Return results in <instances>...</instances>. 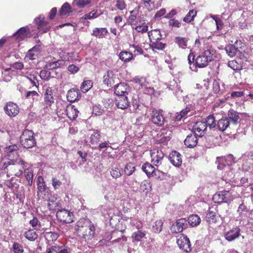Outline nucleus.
<instances>
[{"label": "nucleus", "mask_w": 253, "mask_h": 253, "mask_svg": "<svg viewBox=\"0 0 253 253\" xmlns=\"http://www.w3.org/2000/svg\"><path fill=\"white\" fill-rule=\"evenodd\" d=\"M25 162L22 159L13 160L4 157L0 161V169L6 170L8 176L19 177L23 173Z\"/></svg>", "instance_id": "1"}, {"label": "nucleus", "mask_w": 253, "mask_h": 253, "mask_svg": "<svg viewBox=\"0 0 253 253\" xmlns=\"http://www.w3.org/2000/svg\"><path fill=\"white\" fill-rule=\"evenodd\" d=\"M75 230L80 238L89 241L94 236L95 227L90 221L81 218L76 223Z\"/></svg>", "instance_id": "2"}, {"label": "nucleus", "mask_w": 253, "mask_h": 253, "mask_svg": "<svg viewBox=\"0 0 253 253\" xmlns=\"http://www.w3.org/2000/svg\"><path fill=\"white\" fill-rule=\"evenodd\" d=\"M20 142L25 148L29 149L36 145V139L34 132L31 130L24 129L20 136Z\"/></svg>", "instance_id": "3"}, {"label": "nucleus", "mask_w": 253, "mask_h": 253, "mask_svg": "<svg viewBox=\"0 0 253 253\" xmlns=\"http://www.w3.org/2000/svg\"><path fill=\"white\" fill-rule=\"evenodd\" d=\"M53 93L54 90L50 87H47L45 89L43 93L42 107L41 109V111H43L44 113H47L49 112L52 105L55 102Z\"/></svg>", "instance_id": "4"}, {"label": "nucleus", "mask_w": 253, "mask_h": 253, "mask_svg": "<svg viewBox=\"0 0 253 253\" xmlns=\"http://www.w3.org/2000/svg\"><path fill=\"white\" fill-rule=\"evenodd\" d=\"M213 51L211 49L205 50L195 59L196 67L202 68L208 66L209 62L213 60Z\"/></svg>", "instance_id": "5"}, {"label": "nucleus", "mask_w": 253, "mask_h": 253, "mask_svg": "<svg viewBox=\"0 0 253 253\" xmlns=\"http://www.w3.org/2000/svg\"><path fill=\"white\" fill-rule=\"evenodd\" d=\"M163 111L154 109L150 114V119L152 122L157 126H163L166 122L165 118L162 113Z\"/></svg>", "instance_id": "6"}, {"label": "nucleus", "mask_w": 253, "mask_h": 253, "mask_svg": "<svg viewBox=\"0 0 253 253\" xmlns=\"http://www.w3.org/2000/svg\"><path fill=\"white\" fill-rule=\"evenodd\" d=\"M37 196L39 200H47L50 195V192L47 189L44 181L41 182L39 180L38 181Z\"/></svg>", "instance_id": "7"}, {"label": "nucleus", "mask_w": 253, "mask_h": 253, "mask_svg": "<svg viewBox=\"0 0 253 253\" xmlns=\"http://www.w3.org/2000/svg\"><path fill=\"white\" fill-rule=\"evenodd\" d=\"M56 215L58 220L63 223H70L74 221L73 213L66 209L58 210Z\"/></svg>", "instance_id": "8"}, {"label": "nucleus", "mask_w": 253, "mask_h": 253, "mask_svg": "<svg viewBox=\"0 0 253 253\" xmlns=\"http://www.w3.org/2000/svg\"><path fill=\"white\" fill-rule=\"evenodd\" d=\"M212 200L214 203H228L232 200L231 193L229 191H222L213 195Z\"/></svg>", "instance_id": "9"}, {"label": "nucleus", "mask_w": 253, "mask_h": 253, "mask_svg": "<svg viewBox=\"0 0 253 253\" xmlns=\"http://www.w3.org/2000/svg\"><path fill=\"white\" fill-rule=\"evenodd\" d=\"M151 161L156 167H158L162 165L164 158V153L161 150L154 149L151 151Z\"/></svg>", "instance_id": "10"}, {"label": "nucleus", "mask_w": 253, "mask_h": 253, "mask_svg": "<svg viewBox=\"0 0 253 253\" xmlns=\"http://www.w3.org/2000/svg\"><path fill=\"white\" fill-rule=\"evenodd\" d=\"M187 227V220L185 218H181L177 219L175 223L171 225L170 230L173 233H177L181 232Z\"/></svg>", "instance_id": "11"}, {"label": "nucleus", "mask_w": 253, "mask_h": 253, "mask_svg": "<svg viewBox=\"0 0 253 253\" xmlns=\"http://www.w3.org/2000/svg\"><path fill=\"white\" fill-rule=\"evenodd\" d=\"M176 242L179 248L184 252L188 253L191 251L190 241L187 236L180 235Z\"/></svg>", "instance_id": "12"}, {"label": "nucleus", "mask_w": 253, "mask_h": 253, "mask_svg": "<svg viewBox=\"0 0 253 253\" xmlns=\"http://www.w3.org/2000/svg\"><path fill=\"white\" fill-rule=\"evenodd\" d=\"M119 80L112 70H108L103 77V82L108 87H111Z\"/></svg>", "instance_id": "13"}, {"label": "nucleus", "mask_w": 253, "mask_h": 253, "mask_svg": "<svg viewBox=\"0 0 253 253\" xmlns=\"http://www.w3.org/2000/svg\"><path fill=\"white\" fill-rule=\"evenodd\" d=\"M114 93L118 96H126L128 94L129 86L126 83H120L114 86Z\"/></svg>", "instance_id": "14"}, {"label": "nucleus", "mask_w": 253, "mask_h": 253, "mask_svg": "<svg viewBox=\"0 0 253 253\" xmlns=\"http://www.w3.org/2000/svg\"><path fill=\"white\" fill-rule=\"evenodd\" d=\"M194 133L198 136H204L207 130V124L204 122H197L193 126Z\"/></svg>", "instance_id": "15"}, {"label": "nucleus", "mask_w": 253, "mask_h": 253, "mask_svg": "<svg viewBox=\"0 0 253 253\" xmlns=\"http://www.w3.org/2000/svg\"><path fill=\"white\" fill-rule=\"evenodd\" d=\"M44 18L42 15H40L35 19L37 25V28L42 33L47 32L50 28L49 23L44 20Z\"/></svg>", "instance_id": "16"}, {"label": "nucleus", "mask_w": 253, "mask_h": 253, "mask_svg": "<svg viewBox=\"0 0 253 253\" xmlns=\"http://www.w3.org/2000/svg\"><path fill=\"white\" fill-rule=\"evenodd\" d=\"M4 110L6 114L11 117L16 116L19 112V108L18 105L12 102L7 103L4 108Z\"/></svg>", "instance_id": "17"}, {"label": "nucleus", "mask_w": 253, "mask_h": 253, "mask_svg": "<svg viewBox=\"0 0 253 253\" xmlns=\"http://www.w3.org/2000/svg\"><path fill=\"white\" fill-rule=\"evenodd\" d=\"M170 163L175 167H180L182 162L181 155L176 151H172L169 155Z\"/></svg>", "instance_id": "18"}, {"label": "nucleus", "mask_w": 253, "mask_h": 253, "mask_svg": "<svg viewBox=\"0 0 253 253\" xmlns=\"http://www.w3.org/2000/svg\"><path fill=\"white\" fill-rule=\"evenodd\" d=\"M142 170L145 173L148 177H153L157 175V170L155 168L148 162L143 164L141 168Z\"/></svg>", "instance_id": "19"}, {"label": "nucleus", "mask_w": 253, "mask_h": 253, "mask_svg": "<svg viewBox=\"0 0 253 253\" xmlns=\"http://www.w3.org/2000/svg\"><path fill=\"white\" fill-rule=\"evenodd\" d=\"M240 232L241 229L240 228L238 227L233 228L225 233V238L227 241L231 242L240 236Z\"/></svg>", "instance_id": "20"}, {"label": "nucleus", "mask_w": 253, "mask_h": 253, "mask_svg": "<svg viewBox=\"0 0 253 253\" xmlns=\"http://www.w3.org/2000/svg\"><path fill=\"white\" fill-rule=\"evenodd\" d=\"M81 97V94L78 88H72L68 91L67 99L70 102L79 100Z\"/></svg>", "instance_id": "21"}, {"label": "nucleus", "mask_w": 253, "mask_h": 253, "mask_svg": "<svg viewBox=\"0 0 253 253\" xmlns=\"http://www.w3.org/2000/svg\"><path fill=\"white\" fill-rule=\"evenodd\" d=\"M115 102L117 107L122 110L126 109L129 106V101L126 96L118 97L116 98Z\"/></svg>", "instance_id": "22"}, {"label": "nucleus", "mask_w": 253, "mask_h": 253, "mask_svg": "<svg viewBox=\"0 0 253 253\" xmlns=\"http://www.w3.org/2000/svg\"><path fill=\"white\" fill-rule=\"evenodd\" d=\"M66 115L70 120H75L79 113V111L74 105L69 104L67 106L65 110Z\"/></svg>", "instance_id": "23"}, {"label": "nucleus", "mask_w": 253, "mask_h": 253, "mask_svg": "<svg viewBox=\"0 0 253 253\" xmlns=\"http://www.w3.org/2000/svg\"><path fill=\"white\" fill-rule=\"evenodd\" d=\"M31 34L30 28L28 26L20 28L15 33L16 39L19 41L23 40Z\"/></svg>", "instance_id": "24"}, {"label": "nucleus", "mask_w": 253, "mask_h": 253, "mask_svg": "<svg viewBox=\"0 0 253 253\" xmlns=\"http://www.w3.org/2000/svg\"><path fill=\"white\" fill-rule=\"evenodd\" d=\"M217 215L216 211L211 210V208H209L207 211L206 215V221L210 224L215 223L217 220Z\"/></svg>", "instance_id": "25"}, {"label": "nucleus", "mask_w": 253, "mask_h": 253, "mask_svg": "<svg viewBox=\"0 0 253 253\" xmlns=\"http://www.w3.org/2000/svg\"><path fill=\"white\" fill-rule=\"evenodd\" d=\"M198 143L197 135L194 134H189L184 140V144L188 148H194Z\"/></svg>", "instance_id": "26"}, {"label": "nucleus", "mask_w": 253, "mask_h": 253, "mask_svg": "<svg viewBox=\"0 0 253 253\" xmlns=\"http://www.w3.org/2000/svg\"><path fill=\"white\" fill-rule=\"evenodd\" d=\"M139 19V11L138 9H134L130 11V15L127 19V22L129 24L135 25L137 24V20Z\"/></svg>", "instance_id": "27"}, {"label": "nucleus", "mask_w": 253, "mask_h": 253, "mask_svg": "<svg viewBox=\"0 0 253 253\" xmlns=\"http://www.w3.org/2000/svg\"><path fill=\"white\" fill-rule=\"evenodd\" d=\"M72 12L70 5L68 2H65L62 5L59 14L62 18H65L70 15Z\"/></svg>", "instance_id": "28"}, {"label": "nucleus", "mask_w": 253, "mask_h": 253, "mask_svg": "<svg viewBox=\"0 0 253 253\" xmlns=\"http://www.w3.org/2000/svg\"><path fill=\"white\" fill-rule=\"evenodd\" d=\"M108 31L106 28H95L92 30L91 35L97 38H103L108 34Z\"/></svg>", "instance_id": "29"}, {"label": "nucleus", "mask_w": 253, "mask_h": 253, "mask_svg": "<svg viewBox=\"0 0 253 253\" xmlns=\"http://www.w3.org/2000/svg\"><path fill=\"white\" fill-rule=\"evenodd\" d=\"M230 122L227 117L219 119L217 123L218 129L221 131L225 130L230 126Z\"/></svg>", "instance_id": "30"}, {"label": "nucleus", "mask_w": 253, "mask_h": 253, "mask_svg": "<svg viewBox=\"0 0 253 253\" xmlns=\"http://www.w3.org/2000/svg\"><path fill=\"white\" fill-rule=\"evenodd\" d=\"M148 35L150 42L162 40L161 31L158 29H154L149 31L148 33Z\"/></svg>", "instance_id": "31"}, {"label": "nucleus", "mask_w": 253, "mask_h": 253, "mask_svg": "<svg viewBox=\"0 0 253 253\" xmlns=\"http://www.w3.org/2000/svg\"><path fill=\"white\" fill-rule=\"evenodd\" d=\"M65 65V61L63 60H58L56 61L50 62L46 64L45 68L47 70H53L57 68L61 67Z\"/></svg>", "instance_id": "32"}, {"label": "nucleus", "mask_w": 253, "mask_h": 253, "mask_svg": "<svg viewBox=\"0 0 253 253\" xmlns=\"http://www.w3.org/2000/svg\"><path fill=\"white\" fill-rule=\"evenodd\" d=\"M227 115L228 117L227 118L228 120L234 124H237L239 119V113L233 109H230L228 111Z\"/></svg>", "instance_id": "33"}, {"label": "nucleus", "mask_w": 253, "mask_h": 253, "mask_svg": "<svg viewBox=\"0 0 253 253\" xmlns=\"http://www.w3.org/2000/svg\"><path fill=\"white\" fill-rule=\"evenodd\" d=\"M100 131L98 130H93L90 137V142L92 145H96L101 139Z\"/></svg>", "instance_id": "34"}, {"label": "nucleus", "mask_w": 253, "mask_h": 253, "mask_svg": "<svg viewBox=\"0 0 253 253\" xmlns=\"http://www.w3.org/2000/svg\"><path fill=\"white\" fill-rule=\"evenodd\" d=\"M187 222L191 226H196L200 223L201 218L197 214H191L188 217Z\"/></svg>", "instance_id": "35"}, {"label": "nucleus", "mask_w": 253, "mask_h": 253, "mask_svg": "<svg viewBox=\"0 0 253 253\" xmlns=\"http://www.w3.org/2000/svg\"><path fill=\"white\" fill-rule=\"evenodd\" d=\"M119 58L124 62H128L133 59V55L131 52L122 51L119 54Z\"/></svg>", "instance_id": "36"}, {"label": "nucleus", "mask_w": 253, "mask_h": 253, "mask_svg": "<svg viewBox=\"0 0 253 253\" xmlns=\"http://www.w3.org/2000/svg\"><path fill=\"white\" fill-rule=\"evenodd\" d=\"M24 236L28 240L34 241L38 238V234L34 229H30L24 233Z\"/></svg>", "instance_id": "37"}, {"label": "nucleus", "mask_w": 253, "mask_h": 253, "mask_svg": "<svg viewBox=\"0 0 253 253\" xmlns=\"http://www.w3.org/2000/svg\"><path fill=\"white\" fill-rule=\"evenodd\" d=\"M161 40H157L155 42H150L151 43L150 44L153 50L157 49V50H163L165 48L166 46V43H164L161 41Z\"/></svg>", "instance_id": "38"}, {"label": "nucleus", "mask_w": 253, "mask_h": 253, "mask_svg": "<svg viewBox=\"0 0 253 253\" xmlns=\"http://www.w3.org/2000/svg\"><path fill=\"white\" fill-rule=\"evenodd\" d=\"M225 50L227 54L231 57L235 56L238 51V48L231 44L226 45L225 47Z\"/></svg>", "instance_id": "39"}, {"label": "nucleus", "mask_w": 253, "mask_h": 253, "mask_svg": "<svg viewBox=\"0 0 253 253\" xmlns=\"http://www.w3.org/2000/svg\"><path fill=\"white\" fill-rule=\"evenodd\" d=\"M136 169L134 164L131 162L127 163L124 168V172L127 176L132 175Z\"/></svg>", "instance_id": "40"}, {"label": "nucleus", "mask_w": 253, "mask_h": 253, "mask_svg": "<svg viewBox=\"0 0 253 253\" xmlns=\"http://www.w3.org/2000/svg\"><path fill=\"white\" fill-rule=\"evenodd\" d=\"M197 11L196 10H190L186 15L183 18V20L184 22L189 23L194 20L195 17L196 16Z\"/></svg>", "instance_id": "41"}, {"label": "nucleus", "mask_w": 253, "mask_h": 253, "mask_svg": "<svg viewBox=\"0 0 253 253\" xmlns=\"http://www.w3.org/2000/svg\"><path fill=\"white\" fill-rule=\"evenodd\" d=\"M25 177L28 181V184L31 186L33 183V171L31 168H27L24 169Z\"/></svg>", "instance_id": "42"}, {"label": "nucleus", "mask_w": 253, "mask_h": 253, "mask_svg": "<svg viewBox=\"0 0 253 253\" xmlns=\"http://www.w3.org/2000/svg\"><path fill=\"white\" fill-rule=\"evenodd\" d=\"M211 17L215 21L217 30L219 31L222 30L224 24L222 19L217 15H211Z\"/></svg>", "instance_id": "43"}, {"label": "nucleus", "mask_w": 253, "mask_h": 253, "mask_svg": "<svg viewBox=\"0 0 253 253\" xmlns=\"http://www.w3.org/2000/svg\"><path fill=\"white\" fill-rule=\"evenodd\" d=\"M47 208L49 210H56L61 207V204L57 199L48 200Z\"/></svg>", "instance_id": "44"}, {"label": "nucleus", "mask_w": 253, "mask_h": 253, "mask_svg": "<svg viewBox=\"0 0 253 253\" xmlns=\"http://www.w3.org/2000/svg\"><path fill=\"white\" fill-rule=\"evenodd\" d=\"M145 233L141 230L134 232L131 235L132 241L139 242L145 236Z\"/></svg>", "instance_id": "45"}, {"label": "nucleus", "mask_w": 253, "mask_h": 253, "mask_svg": "<svg viewBox=\"0 0 253 253\" xmlns=\"http://www.w3.org/2000/svg\"><path fill=\"white\" fill-rule=\"evenodd\" d=\"M175 42L183 49L186 48L187 46V40L185 38L177 37L175 39Z\"/></svg>", "instance_id": "46"}, {"label": "nucleus", "mask_w": 253, "mask_h": 253, "mask_svg": "<svg viewBox=\"0 0 253 253\" xmlns=\"http://www.w3.org/2000/svg\"><path fill=\"white\" fill-rule=\"evenodd\" d=\"M228 66L234 71L241 70L242 69V65L241 63L238 62L236 60L229 61Z\"/></svg>", "instance_id": "47"}, {"label": "nucleus", "mask_w": 253, "mask_h": 253, "mask_svg": "<svg viewBox=\"0 0 253 253\" xmlns=\"http://www.w3.org/2000/svg\"><path fill=\"white\" fill-rule=\"evenodd\" d=\"M93 85V83L90 80L84 81L81 85V89L85 93L88 91Z\"/></svg>", "instance_id": "48"}, {"label": "nucleus", "mask_w": 253, "mask_h": 253, "mask_svg": "<svg viewBox=\"0 0 253 253\" xmlns=\"http://www.w3.org/2000/svg\"><path fill=\"white\" fill-rule=\"evenodd\" d=\"M110 174L113 178L117 179L120 177L123 174V171L119 168H112L110 171Z\"/></svg>", "instance_id": "49"}, {"label": "nucleus", "mask_w": 253, "mask_h": 253, "mask_svg": "<svg viewBox=\"0 0 253 253\" xmlns=\"http://www.w3.org/2000/svg\"><path fill=\"white\" fill-rule=\"evenodd\" d=\"M163 225V222L161 220L156 221L152 227L153 232L156 233H160L162 231Z\"/></svg>", "instance_id": "50"}, {"label": "nucleus", "mask_w": 253, "mask_h": 253, "mask_svg": "<svg viewBox=\"0 0 253 253\" xmlns=\"http://www.w3.org/2000/svg\"><path fill=\"white\" fill-rule=\"evenodd\" d=\"M204 122L207 124V127L209 126L210 128H214L216 126L215 118L213 115L208 116Z\"/></svg>", "instance_id": "51"}, {"label": "nucleus", "mask_w": 253, "mask_h": 253, "mask_svg": "<svg viewBox=\"0 0 253 253\" xmlns=\"http://www.w3.org/2000/svg\"><path fill=\"white\" fill-rule=\"evenodd\" d=\"M140 188L143 192L146 193H148V192L150 191L151 190V185L149 181L147 180H144L141 182Z\"/></svg>", "instance_id": "52"}, {"label": "nucleus", "mask_w": 253, "mask_h": 253, "mask_svg": "<svg viewBox=\"0 0 253 253\" xmlns=\"http://www.w3.org/2000/svg\"><path fill=\"white\" fill-rule=\"evenodd\" d=\"M18 150V147L16 145H10L6 148V151L7 152L9 153L7 155L6 157L11 159L12 158L11 155H14L15 153L17 154V151Z\"/></svg>", "instance_id": "53"}, {"label": "nucleus", "mask_w": 253, "mask_h": 253, "mask_svg": "<svg viewBox=\"0 0 253 253\" xmlns=\"http://www.w3.org/2000/svg\"><path fill=\"white\" fill-rule=\"evenodd\" d=\"M54 253H68L67 247L65 246H52Z\"/></svg>", "instance_id": "54"}, {"label": "nucleus", "mask_w": 253, "mask_h": 253, "mask_svg": "<svg viewBox=\"0 0 253 253\" xmlns=\"http://www.w3.org/2000/svg\"><path fill=\"white\" fill-rule=\"evenodd\" d=\"M126 4L124 0H117L115 7L117 9L123 11L126 9Z\"/></svg>", "instance_id": "55"}, {"label": "nucleus", "mask_w": 253, "mask_h": 253, "mask_svg": "<svg viewBox=\"0 0 253 253\" xmlns=\"http://www.w3.org/2000/svg\"><path fill=\"white\" fill-rule=\"evenodd\" d=\"M12 249L14 253H23L24 252L23 246L17 242L13 243Z\"/></svg>", "instance_id": "56"}, {"label": "nucleus", "mask_w": 253, "mask_h": 253, "mask_svg": "<svg viewBox=\"0 0 253 253\" xmlns=\"http://www.w3.org/2000/svg\"><path fill=\"white\" fill-rule=\"evenodd\" d=\"M52 185L54 190L58 189L61 186L62 183V181L56 177L52 178Z\"/></svg>", "instance_id": "57"}, {"label": "nucleus", "mask_w": 253, "mask_h": 253, "mask_svg": "<svg viewBox=\"0 0 253 253\" xmlns=\"http://www.w3.org/2000/svg\"><path fill=\"white\" fill-rule=\"evenodd\" d=\"M169 26L179 28L181 27V23L177 19H171L168 22Z\"/></svg>", "instance_id": "58"}, {"label": "nucleus", "mask_w": 253, "mask_h": 253, "mask_svg": "<svg viewBox=\"0 0 253 253\" xmlns=\"http://www.w3.org/2000/svg\"><path fill=\"white\" fill-rule=\"evenodd\" d=\"M76 5L80 8H83L90 2V0H75Z\"/></svg>", "instance_id": "59"}, {"label": "nucleus", "mask_w": 253, "mask_h": 253, "mask_svg": "<svg viewBox=\"0 0 253 253\" xmlns=\"http://www.w3.org/2000/svg\"><path fill=\"white\" fill-rule=\"evenodd\" d=\"M50 72L47 70H42L40 72V76L43 80H48L50 77Z\"/></svg>", "instance_id": "60"}, {"label": "nucleus", "mask_w": 253, "mask_h": 253, "mask_svg": "<svg viewBox=\"0 0 253 253\" xmlns=\"http://www.w3.org/2000/svg\"><path fill=\"white\" fill-rule=\"evenodd\" d=\"M237 212L239 213L240 216H242L245 212H248L247 206L244 203L240 204L237 210Z\"/></svg>", "instance_id": "61"}, {"label": "nucleus", "mask_w": 253, "mask_h": 253, "mask_svg": "<svg viewBox=\"0 0 253 253\" xmlns=\"http://www.w3.org/2000/svg\"><path fill=\"white\" fill-rule=\"evenodd\" d=\"M212 90L213 92L215 94L219 93L220 92V87L219 83L214 80L212 83Z\"/></svg>", "instance_id": "62"}, {"label": "nucleus", "mask_w": 253, "mask_h": 253, "mask_svg": "<svg viewBox=\"0 0 253 253\" xmlns=\"http://www.w3.org/2000/svg\"><path fill=\"white\" fill-rule=\"evenodd\" d=\"M190 109L188 107H186L184 109H183L181 112H180V114H178L176 117V119L177 120H180L182 119V117L186 115L190 111Z\"/></svg>", "instance_id": "63"}, {"label": "nucleus", "mask_w": 253, "mask_h": 253, "mask_svg": "<svg viewBox=\"0 0 253 253\" xmlns=\"http://www.w3.org/2000/svg\"><path fill=\"white\" fill-rule=\"evenodd\" d=\"M135 30L138 33H145L148 30V27L147 25H139L134 28Z\"/></svg>", "instance_id": "64"}]
</instances>
